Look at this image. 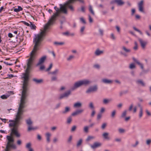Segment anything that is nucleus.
Listing matches in <instances>:
<instances>
[{
    "instance_id": "nucleus-1",
    "label": "nucleus",
    "mask_w": 151,
    "mask_h": 151,
    "mask_svg": "<svg viewBox=\"0 0 151 151\" xmlns=\"http://www.w3.org/2000/svg\"><path fill=\"white\" fill-rule=\"evenodd\" d=\"M29 75V74H24V76L23 77L24 81L20 103L18 109L17 113L15 119L14 120H10L9 121V122H12L9 124V126L11 127H13L11 130V135L10 136L12 137V134L15 135L17 137H19L20 136V134L18 132L17 128L19 124L20 120L22 119V115L24 111V108L25 107L26 99L27 96V92L28 90V86Z\"/></svg>"
},
{
    "instance_id": "nucleus-2",
    "label": "nucleus",
    "mask_w": 151,
    "mask_h": 151,
    "mask_svg": "<svg viewBox=\"0 0 151 151\" xmlns=\"http://www.w3.org/2000/svg\"><path fill=\"white\" fill-rule=\"evenodd\" d=\"M54 9L56 12L55 13L53 14L48 22L45 24L43 30H41L40 33L36 35L35 36V38L33 40V42L35 44V45L31 53L30 57L28 60L27 67V68H31L33 61L35 58V53L39 50V47L41 42L43 40V37L45 35L47 29L48 28L49 26L55 22L57 17L59 15L60 12V9H59L56 6L54 7Z\"/></svg>"
},
{
    "instance_id": "nucleus-3",
    "label": "nucleus",
    "mask_w": 151,
    "mask_h": 151,
    "mask_svg": "<svg viewBox=\"0 0 151 151\" xmlns=\"http://www.w3.org/2000/svg\"><path fill=\"white\" fill-rule=\"evenodd\" d=\"M91 83V82L88 80H83L77 81L74 83L73 86L71 88V90L73 91L82 85H88Z\"/></svg>"
},
{
    "instance_id": "nucleus-4",
    "label": "nucleus",
    "mask_w": 151,
    "mask_h": 151,
    "mask_svg": "<svg viewBox=\"0 0 151 151\" xmlns=\"http://www.w3.org/2000/svg\"><path fill=\"white\" fill-rule=\"evenodd\" d=\"M122 50L125 53H124L122 52H120V54L124 57H127V56L126 53H129L131 52V50L127 48L126 47L123 46L122 47Z\"/></svg>"
},
{
    "instance_id": "nucleus-5",
    "label": "nucleus",
    "mask_w": 151,
    "mask_h": 151,
    "mask_svg": "<svg viewBox=\"0 0 151 151\" xmlns=\"http://www.w3.org/2000/svg\"><path fill=\"white\" fill-rule=\"evenodd\" d=\"M98 90V87L96 85H95L90 87L86 91L87 93H90L92 92H96Z\"/></svg>"
},
{
    "instance_id": "nucleus-6",
    "label": "nucleus",
    "mask_w": 151,
    "mask_h": 151,
    "mask_svg": "<svg viewBox=\"0 0 151 151\" xmlns=\"http://www.w3.org/2000/svg\"><path fill=\"white\" fill-rule=\"evenodd\" d=\"M71 92L70 90H68L64 93L61 94L59 98L61 99L65 97H68L71 94Z\"/></svg>"
},
{
    "instance_id": "nucleus-7",
    "label": "nucleus",
    "mask_w": 151,
    "mask_h": 151,
    "mask_svg": "<svg viewBox=\"0 0 151 151\" xmlns=\"http://www.w3.org/2000/svg\"><path fill=\"white\" fill-rule=\"evenodd\" d=\"M60 11H61L64 14H67V5H66V3L64 4L63 5H62V4H60Z\"/></svg>"
},
{
    "instance_id": "nucleus-8",
    "label": "nucleus",
    "mask_w": 151,
    "mask_h": 151,
    "mask_svg": "<svg viewBox=\"0 0 151 151\" xmlns=\"http://www.w3.org/2000/svg\"><path fill=\"white\" fill-rule=\"evenodd\" d=\"M74 1L75 0H69L66 3V5L67 6V8H69L72 11L74 10V9L73 6L70 4L73 3Z\"/></svg>"
},
{
    "instance_id": "nucleus-9",
    "label": "nucleus",
    "mask_w": 151,
    "mask_h": 151,
    "mask_svg": "<svg viewBox=\"0 0 151 151\" xmlns=\"http://www.w3.org/2000/svg\"><path fill=\"white\" fill-rule=\"evenodd\" d=\"M83 111V110L82 109H78L73 112L71 115L73 116H75L81 114Z\"/></svg>"
},
{
    "instance_id": "nucleus-10",
    "label": "nucleus",
    "mask_w": 151,
    "mask_h": 151,
    "mask_svg": "<svg viewBox=\"0 0 151 151\" xmlns=\"http://www.w3.org/2000/svg\"><path fill=\"white\" fill-rule=\"evenodd\" d=\"M101 144L99 142H95L93 145H91V147L93 149H94L101 146Z\"/></svg>"
},
{
    "instance_id": "nucleus-11",
    "label": "nucleus",
    "mask_w": 151,
    "mask_h": 151,
    "mask_svg": "<svg viewBox=\"0 0 151 151\" xmlns=\"http://www.w3.org/2000/svg\"><path fill=\"white\" fill-rule=\"evenodd\" d=\"M138 40L139 41L142 47L143 48H145L147 44V42L144 41L142 39L138 38Z\"/></svg>"
},
{
    "instance_id": "nucleus-12",
    "label": "nucleus",
    "mask_w": 151,
    "mask_h": 151,
    "mask_svg": "<svg viewBox=\"0 0 151 151\" xmlns=\"http://www.w3.org/2000/svg\"><path fill=\"white\" fill-rule=\"evenodd\" d=\"M112 3H116L119 6H122L124 4V2L122 0H114Z\"/></svg>"
},
{
    "instance_id": "nucleus-13",
    "label": "nucleus",
    "mask_w": 151,
    "mask_h": 151,
    "mask_svg": "<svg viewBox=\"0 0 151 151\" xmlns=\"http://www.w3.org/2000/svg\"><path fill=\"white\" fill-rule=\"evenodd\" d=\"M143 1L141 0L139 3L138 4L139 10V11L142 12H143Z\"/></svg>"
},
{
    "instance_id": "nucleus-14",
    "label": "nucleus",
    "mask_w": 151,
    "mask_h": 151,
    "mask_svg": "<svg viewBox=\"0 0 151 151\" xmlns=\"http://www.w3.org/2000/svg\"><path fill=\"white\" fill-rule=\"evenodd\" d=\"M45 136L46 138L47 142L49 143L50 141V137L51 136V134L50 133L47 132L46 133Z\"/></svg>"
},
{
    "instance_id": "nucleus-15",
    "label": "nucleus",
    "mask_w": 151,
    "mask_h": 151,
    "mask_svg": "<svg viewBox=\"0 0 151 151\" xmlns=\"http://www.w3.org/2000/svg\"><path fill=\"white\" fill-rule=\"evenodd\" d=\"M132 59L134 61L139 65L141 69L142 70L144 69L143 65L138 60L135 59L134 58H133Z\"/></svg>"
},
{
    "instance_id": "nucleus-16",
    "label": "nucleus",
    "mask_w": 151,
    "mask_h": 151,
    "mask_svg": "<svg viewBox=\"0 0 151 151\" xmlns=\"http://www.w3.org/2000/svg\"><path fill=\"white\" fill-rule=\"evenodd\" d=\"M82 104L80 102H77L75 103L73 105V107L75 109L79 108L82 107Z\"/></svg>"
},
{
    "instance_id": "nucleus-17",
    "label": "nucleus",
    "mask_w": 151,
    "mask_h": 151,
    "mask_svg": "<svg viewBox=\"0 0 151 151\" xmlns=\"http://www.w3.org/2000/svg\"><path fill=\"white\" fill-rule=\"evenodd\" d=\"M46 59V57L44 56L42 57L39 60V61L37 64V65H40L42 64Z\"/></svg>"
},
{
    "instance_id": "nucleus-18",
    "label": "nucleus",
    "mask_w": 151,
    "mask_h": 151,
    "mask_svg": "<svg viewBox=\"0 0 151 151\" xmlns=\"http://www.w3.org/2000/svg\"><path fill=\"white\" fill-rule=\"evenodd\" d=\"M70 111V108L69 106H66L65 108V109L61 112L62 114H65L69 112Z\"/></svg>"
},
{
    "instance_id": "nucleus-19",
    "label": "nucleus",
    "mask_w": 151,
    "mask_h": 151,
    "mask_svg": "<svg viewBox=\"0 0 151 151\" xmlns=\"http://www.w3.org/2000/svg\"><path fill=\"white\" fill-rule=\"evenodd\" d=\"M103 50H100L99 49H97L95 51L94 54L96 56H99L103 54Z\"/></svg>"
},
{
    "instance_id": "nucleus-20",
    "label": "nucleus",
    "mask_w": 151,
    "mask_h": 151,
    "mask_svg": "<svg viewBox=\"0 0 151 151\" xmlns=\"http://www.w3.org/2000/svg\"><path fill=\"white\" fill-rule=\"evenodd\" d=\"M102 136L104 139H106L109 140L110 139L109 136V133L107 132H104L102 134Z\"/></svg>"
},
{
    "instance_id": "nucleus-21",
    "label": "nucleus",
    "mask_w": 151,
    "mask_h": 151,
    "mask_svg": "<svg viewBox=\"0 0 151 151\" xmlns=\"http://www.w3.org/2000/svg\"><path fill=\"white\" fill-rule=\"evenodd\" d=\"M33 81H34L36 83L40 84L43 82V80L42 79H38L36 78H33Z\"/></svg>"
},
{
    "instance_id": "nucleus-22",
    "label": "nucleus",
    "mask_w": 151,
    "mask_h": 151,
    "mask_svg": "<svg viewBox=\"0 0 151 151\" xmlns=\"http://www.w3.org/2000/svg\"><path fill=\"white\" fill-rule=\"evenodd\" d=\"M59 72V70L58 69H56L54 71L49 73V74L56 76L57 75Z\"/></svg>"
},
{
    "instance_id": "nucleus-23",
    "label": "nucleus",
    "mask_w": 151,
    "mask_h": 151,
    "mask_svg": "<svg viewBox=\"0 0 151 151\" xmlns=\"http://www.w3.org/2000/svg\"><path fill=\"white\" fill-rule=\"evenodd\" d=\"M136 83L138 85H140L142 86H145V83L141 80H139L136 81Z\"/></svg>"
},
{
    "instance_id": "nucleus-24",
    "label": "nucleus",
    "mask_w": 151,
    "mask_h": 151,
    "mask_svg": "<svg viewBox=\"0 0 151 151\" xmlns=\"http://www.w3.org/2000/svg\"><path fill=\"white\" fill-rule=\"evenodd\" d=\"M112 101L111 99H104L103 101V103L105 104H106L109 103Z\"/></svg>"
},
{
    "instance_id": "nucleus-25",
    "label": "nucleus",
    "mask_w": 151,
    "mask_h": 151,
    "mask_svg": "<svg viewBox=\"0 0 151 151\" xmlns=\"http://www.w3.org/2000/svg\"><path fill=\"white\" fill-rule=\"evenodd\" d=\"M102 82L105 83H111L112 81L106 79H104L102 80Z\"/></svg>"
},
{
    "instance_id": "nucleus-26",
    "label": "nucleus",
    "mask_w": 151,
    "mask_h": 151,
    "mask_svg": "<svg viewBox=\"0 0 151 151\" xmlns=\"http://www.w3.org/2000/svg\"><path fill=\"white\" fill-rule=\"evenodd\" d=\"M83 142V140L82 139H80L77 142L76 144V147H78L81 145Z\"/></svg>"
},
{
    "instance_id": "nucleus-27",
    "label": "nucleus",
    "mask_w": 151,
    "mask_h": 151,
    "mask_svg": "<svg viewBox=\"0 0 151 151\" xmlns=\"http://www.w3.org/2000/svg\"><path fill=\"white\" fill-rule=\"evenodd\" d=\"M37 129V127H33L32 125H29L28 126V131H30L32 130H35Z\"/></svg>"
},
{
    "instance_id": "nucleus-28",
    "label": "nucleus",
    "mask_w": 151,
    "mask_h": 151,
    "mask_svg": "<svg viewBox=\"0 0 151 151\" xmlns=\"http://www.w3.org/2000/svg\"><path fill=\"white\" fill-rule=\"evenodd\" d=\"M23 10L22 8L20 6H18V8H15L14 11L16 12H18Z\"/></svg>"
},
{
    "instance_id": "nucleus-29",
    "label": "nucleus",
    "mask_w": 151,
    "mask_h": 151,
    "mask_svg": "<svg viewBox=\"0 0 151 151\" xmlns=\"http://www.w3.org/2000/svg\"><path fill=\"white\" fill-rule=\"evenodd\" d=\"M27 124L28 126L31 125L32 124V122L30 119H29L26 120Z\"/></svg>"
},
{
    "instance_id": "nucleus-30",
    "label": "nucleus",
    "mask_w": 151,
    "mask_h": 151,
    "mask_svg": "<svg viewBox=\"0 0 151 151\" xmlns=\"http://www.w3.org/2000/svg\"><path fill=\"white\" fill-rule=\"evenodd\" d=\"M89 127L88 126H85L83 128V132L86 133H88V132Z\"/></svg>"
},
{
    "instance_id": "nucleus-31",
    "label": "nucleus",
    "mask_w": 151,
    "mask_h": 151,
    "mask_svg": "<svg viewBox=\"0 0 151 151\" xmlns=\"http://www.w3.org/2000/svg\"><path fill=\"white\" fill-rule=\"evenodd\" d=\"M29 23L30 24L29 26L30 27L31 29L35 30L36 28L35 25L34 24H32L31 22H29Z\"/></svg>"
},
{
    "instance_id": "nucleus-32",
    "label": "nucleus",
    "mask_w": 151,
    "mask_h": 151,
    "mask_svg": "<svg viewBox=\"0 0 151 151\" xmlns=\"http://www.w3.org/2000/svg\"><path fill=\"white\" fill-rule=\"evenodd\" d=\"M94 138L95 137L94 136H89L87 137V139H86V141L88 142Z\"/></svg>"
},
{
    "instance_id": "nucleus-33",
    "label": "nucleus",
    "mask_w": 151,
    "mask_h": 151,
    "mask_svg": "<svg viewBox=\"0 0 151 151\" xmlns=\"http://www.w3.org/2000/svg\"><path fill=\"white\" fill-rule=\"evenodd\" d=\"M74 58V55H70L67 58V60L68 61H70L73 59Z\"/></svg>"
},
{
    "instance_id": "nucleus-34",
    "label": "nucleus",
    "mask_w": 151,
    "mask_h": 151,
    "mask_svg": "<svg viewBox=\"0 0 151 151\" xmlns=\"http://www.w3.org/2000/svg\"><path fill=\"white\" fill-rule=\"evenodd\" d=\"M143 115V109L141 108V109H140V111L139 113V117L140 118H141Z\"/></svg>"
},
{
    "instance_id": "nucleus-35",
    "label": "nucleus",
    "mask_w": 151,
    "mask_h": 151,
    "mask_svg": "<svg viewBox=\"0 0 151 151\" xmlns=\"http://www.w3.org/2000/svg\"><path fill=\"white\" fill-rule=\"evenodd\" d=\"M146 144L148 146H150L151 144V139H148L146 141Z\"/></svg>"
},
{
    "instance_id": "nucleus-36",
    "label": "nucleus",
    "mask_w": 151,
    "mask_h": 151,
    "mask_svg": "<svg viewBox=\"0 0 151 151\" xmlns=\"http://www.w3.org/2000/svg\"><path fill=\"white\" fill-rule=\"evenodd\" d=\"M89 11L93 15H94V13L93 10L92 8L91 5H89Z\"/></svg>"
},
{
    "instance_id": "nucleus-37",
    "label": "nucleus",
    "mask_w": 151,
    "mask_h": 151,
    "mask_svg": "<svg viewBox=\"0 0 151 151\" xmlns=\"http://www.w3.org/2000/svg\"><path fill=\"white\" fill-rule=\"evenodd\" d=\"M54 45L56 46H58L59 45H62L64 44V43L63 42H54Z\"/></svg>"
},
{
    "instance_id": "nucleus-38",
    "label": "nucleus",
    "mask_w": 151,
    "mask_h": 151,
    "mask_svg": "<svg viewBox=\"0 0 151 151\" xmlns=\"http://www.w3.org/2000/svg\"><path fill=\"white\" fill-rule=\"evenodd\" d=\"M116 113V111L115 110H114L111 112V117L112 118H114L115 117V115Z\"/></svg>"
},
{
    "instance_id": "nucleus-39",
    "label": "nucleus",
    "mask_w": 151,
    "mask_h": 151,
    "mask_svg": "<svg viewBox=\"0 0 151 151\" xmlns=\"http://www.w3.org/2000/svg\"><path fill=\"white\" fill-rule=\"evenodd\" d=\"M51 81H52L57 80V78L56 76H52L51 78Z\"/></svg>"
},
{
    "instance_id": "nucleus-40",
    "label": "nucleus",
    "mask_w": 151,
    "mask_h": 151,
    "mask_svg": "<svg viewBox=\"0 0 151 151\" xmlns=\"http://www.w3.org/2000/svg\"><path fill=\"white\" fill-rule=\"evenodd\" d=\"M127 113V111L125 110H124L122 113L121 115V117L122 118H124L125 116Z\"/></svg>"
},
{
    "instance_id": "nucleus-41",
    "label": "nucleus",
    "mask_w": 151,
    "mask_h": 151,
    "mask_svg": "<svg viewBox=\"0 0 151 151\" xmlns=\"http://www.w3.org/2000/svg\"><path fill=\"white\" fill-rule=\"evenodd\" d=\"M52 65H53L52 64V63H51L50 64L49 67L46 69V71H48L50 70H51V69L52 68Z\"/></svg>"
},
{
    "instance_id": "nucleus-42",
    "label": "nucleus",
    "mask_w": 151,
    "mask_h": 151,
    "mask_svg": "<svg viewBox=\"0 0 151 151\" xmlns=\"http://www.w3.org/2000/svg\"><path fill=\"white\" fill-rule=\"evenodd\" d=\"M134 46L133 47V49L135 50H137L138 49V45L136 42H134Z\"/></svg>"
},
{
    "instance_id": "nucleus-43",
    "label": "nucleus",
    "mask_w": 151,
    "mask_h": 151,
    "mask_svg": "<svg viewBox=\"0 0 151 151\" xmlns=\"http://www.w3.org/2000/svg\"><path fill=\"white\" fill-rule=\"evenodd\" d=\"M31 143H30V142L28 143H27L26 145V148L28 149H29L30 148H32L31 147Z\"/></svg>"
},
{
    "instance_id": "nucleus-44",
    "label": "nucleus",
    "mask_w": 151,
    "mask_h": 151,
    "mask_svg": "<svg viewBox=\"0 0 151 151\" xmlns=\"http://www.w3.org/2000/svg\"><path fill=\"white\" fill-rule=\"evenodd\" d=\"M89 107L91 109H92L93 110L94 109V106L93 103L92 102L90 103L89 104Z\"/></svg>"
},
{
    "instance_id": "nucleus-45",
    "label": "nucleus",
    "mask_w": 151,
    "mask_h": 151,
    "mask_svg": "<svg viewBox=\"0 0 151 151\" xmlns=\"http://www.w3.org/2000/svg\"><path fill=\"white\" fill-rule=\"evenodd\" d=\"M102 116V115L101 113H99L98 114L97 119V120H100Z\"/></svg>"
},
{
    "instance_id": "nucleus-46",
    "label": "nucleus",
    "mask_w": 151,
    "mask_h": 151,
    "mask_svg": "<svg viewBox=\"0 0 151 151\" xmlns=\"http://www.w3.org/2000/svg\"><path fill=\"white\" fill-rule=\"evenodd\" d=\"M133 28L135 31L139 32L140 34H142V32L140 30L137 28L136 27H133Z\"/></svg>"
},
{
    "instance_id": "nucleus-47",
    "label": "nucleus",
    "mask_w": 151,
    "mask_h": 151,
    "mask_svg": "<svg viewBox=\"0 0 151 151\" xmlns=\"http://www.w3.org/2000/svg\"><path fill=\"white\" fill-rule=\"evenodd\" d=\"M129 68L131 69L134 68H135V65L133 63L131 64L129 66Z\"/></svg>"
},
{
    "instance_id": "nucleus-48",
    "label": "nucleus",
    "mask_w": 151,
    "mask_h": 151,
    "mask_svg": "<svg viewBox=\"0 0 151 151\" xmlns=\"http://www.w3.org/2000/svg\"><path fill=\"white\" fill-rule=\"evenodd\" d=\"M72 139V136L70 135L69 136L68 140V143H70Z\"/></svg>"
},
{
    "instance_id": "nucleus-49",
    "label": "nucleus",
    "mask_w": 151,
    "mask_h": 151,
    "mask_svg": "<svg viewBox=\"0 0 151 151\" xmlns=\"http://www.w3.org/2000/svg\"><path fill=\"white\" fill-rule=\"evenodd\" d=\"M111 39L114 40H115L116 39L115 36L113 33H111Z\"/></svg>"
},
{
    "instance_id": "nucleus-50",
    "label": "nucleus",
    "mask_w": 151,
    "mask_h": 151,
    "mask_svg": "<svg viewBox=\"0 0 151 151\" xmlns=\"http://www.w3.org/2000/svg\"><path fill=\"white\" fill-rule=\"evenodd\" d=\"M72 121V118L70 116L67 119V122L68 124H70Z\"/></svg>"
},
{
    "instance_id": "nucleus-51",
    "label": "nucleus",
    "mask_w": 151,
    "mask_h": 151,
    "mask_svg": "<svg viewBox=\"0 0 151 151\" xmlns=\"http://www.w3.org/2000/svg\"><path fill=\"white\" fill-rule=\"evenodd\" d=\"M93 67L99 69L100 66L98 64H96L93 65Z\"/></svg>"
},
{
    "instance_id": "nucleus-52",
    "label": "nucleus",
    "mask_w": 151,
    "mask_h": 151,
    "mask_svg": "<svg viewBox=\"0 0 151 151\" xmlns=\"http://www.w3.org/2000/svg\"><path fill=\"white\" fill-rule=\"evenodd\" d=\"M139 142L138 141H136L135 144H133L132 145V147H136L138 144Z\"/></svg>"
},
{
    "instance_id": "nucleus-53",
    "label": "nucleus",
    "mask_w": 151,
    "mask_h": 151,
    "mask_svg": "<svg viewBox=\"0 0 151 151\" xmlns=\"http://www.w3.org/2000/svg\"><path fill=\"white\" fill-rule=\"evenodd\" d=\"M76 128V127L75 125L73 126L71 129V132H74Z\"/></svg>"
},
{
    "instance_id": "nucleus-54",
    "label": "nucleus",
    "mask_w": 151,
    "mask_h": 151,
    "mask_svg": "<svg viewBox=\"0 0 151 151\" xmlns=\"http://www.w3.org/2000/svg\"><path fill=\"white\" fill-rule=\"evenodd\" d=\"M99 32L100 35H101V36H103V35L104 32L103 30L101 29H99Z\"/></svg>"
},
{
    "instance_id": "nucleus-55",
    "label": "nucleus",
    "mask_w": 151,
    "mask_h": 151,
    "mask_svg": "<svg viewBox=\"0 0 151 151\" xmlns=\"http://www.w3.org/2000/svg\"><path fill=\"white\" fill-rule=\"evenodd\" d=\"M106 126V123H104L101 125V128L103 129H104Z\"/></svg>"
},
{
    "instance_id": "nucleus-56",
    "label": "nucleus",
    "mask_w": 151,
    "mask_h": 151,
    "mask_svg": "<svg viewBox=\"0 0 151 151\" xmlns=\"http://www.w3.org/2000/svg\"><path fill=\"white\" fill-rule=\"evenodd\" d=\"M85 29V27L84 26L82 27L80 29V32H81L83 34V32Z\"/></svg>"
},
{
    "instance_id": "nucleus-57",
    "label": "nucleus",
    "mask_w": 151,
    "mask_h": 151,
    "mask_svg": "<svg viewBox=\"0 0 151 151\" xmlns=\"http://www.w3.org/2000/svg\"><path fill=\"white\" fill-rule=\"evenodd\" d=\"M105 111V109L104 107H102L100 109V113H102L104 112Z\"/></svg>"
},
{
    "instance_id": "nucleus-58",
    "label": "nucleus",
    "mask_w": 151,
    "mask_h": 151,
    "mask_svg": "<svg viewBox=\"0 0 151 151\" xmlns=\"http://www.w3.org/2000/svg\"><path fill=\"white\" fill-rule=\"evenodd\" d=\"M80 19L81 21L83 24H85L86 23V22L83 17H81Z\"/></svg>"
},
{
    "instance_id": "nucleus-59",
    "label": "nucleus",
    "mask_w": 151,
    "mask_h": 151,
    "mask_svg": "<svg viewBox=\"0 0 151 151\" xmlns=\"http://www.w3.org/2000/svg\"><path fill=\"white\" fill-rule=\"evenodd\" d=\"M8 96L5 95H3L1 96V98L2 99H5L7 98Z\"/></svg>"
},
{
    "instance_id": "nucleus-60",
    "label": "nucleus",
    "mask_w": 151,
    "mask_h": 151,
    "mask_svg": "<svg viewBox=\"0 0 151 151\" xmlns=\"http://www.w3.org/2000/svg\"><path fill=\"white\" fill-rule=\"evenodd\" d=\"M95 114V111L93 109L92 110V113L91 114V116L92 117L94 116Z\"/></svg>"
},
{
    "instance_id": "nucleus-61",
    "label": "nucleus",
    "mask_w": 151,
    "mask_h": 151,
    "mask_svg": "<svg viewBox=\"0 0 151 151\" xmlns=\"http://www.w3.org/2000/svg\"><path fill=\"white\" fill-rule=\"evenodd\" d=\"M119 132L120 133H124L125 131L124 129H122L120 128L119 129Z\"/></svg>"
},
{
    "instance_id": "nucleus-62",
    "label": "nucleus",
    "mask_w": 151,
    "mask_h": 151,
    "mask_svg": "<svg viewBox=\"0 0 151 151\" xmlns=\"http://www.w3.org/2000/svg\"><path fill=\"white\" fill-rule=\"evenodd\" d=\"M116 28L117 30V31L118 32H120V27L118 26H116Z\"/></svg>"
},
{
    "instance_id": "nucleus-63",
    "label": "nucleus",
    "mask_w": 151,
    "mask_h": 151,
    "mask_svg": "<svg viewBox=\"0 0 151 151\" xmlns=\"http://www.w3.org/2000/svg\"><path fill=\"white\" fill-rule=\"evenodd\" d=\"M133 107V104H131L129 107V111H131L132 110Z\"/></svg>"
},
{
    "instance_id": "nucleus-64",
    "label": "nucleus",
    "mask_w": 151,
    "mask_h": 151,
    "mask_svg": "<svg viewBox=\"0 0 151 151\" xmlns=\"http://www.w3.org/2000/svg\"><path fill=\"white\" fill-rule=\"evenodd\" d=\"M58 141V139L56 137H54L53 140V142L55 143L56 142Z\"/></svg>"
}]
</instances>
